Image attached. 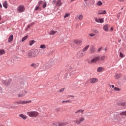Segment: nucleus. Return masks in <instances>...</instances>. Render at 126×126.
I'll return each instance as SVG.
<instances>
[{
    "instance_id": "obj_1",
    "label": "nucleus",
    "mask_w": 126,
    "mask_h": 126,
    "mask_svg": "<svg viewBox=\"0 0 126 126\" xmlns=\"http://www.w3.org/2000/svg\"><path fill=\"white\" fill-rule=\"evenodd\" d=\"M28 58H35L38 56V50L33 49L30 50L28 53Z\"/></svg>"
},
{
    "instance_id": "obj_2",
    "label": "nucleus",
    "mask_w": 126,
    "mask_h": 126,
    "mask_svg": "<svg viewBox=\"0 0 126 126\" xmlns=\"http://www.w3.org/2000/svg\"><path fill=\"white\" fill-rule=\"evenodd\" d=\"M27 115L31 118H37L39 116V112L35 111H29L27 112Z\"/></svg>"
},
{
    "instance_id": "obj_3",
    "label": "nucleus",
    "mask_w": 126,
    "mask_h": 126,
    "mask_svg": "<svg viewBox=\"0 0 126 126\" xmlns=\"http://www.w3.org/2000/svg\"><path fill=\"white\" fill-rule=\"evenodd\" d=\"M85 121V118L84 117H80L79 119L76 120L74 121L75 124L76 125H79L81 123L84 122Z\"/></svg>"
},
{
    "instance_id": "obj_4",
    "label": "nucleus",
    "mask_w": 126,
    "mask_h": 126,
    "mask_svg": "<svg viewBox=\"0 0 126 126\" xmlns=\"http://www.w3.org/2000/svg\"><path fill=\"white\" fill-rule=\"evenodd\" d=\"M100 61V56L94 58L89 63H95L96 62Z\"/></svg>"
},
{
    "instance_id": "obj_5",
    "label": "nucleus",
    "mask_w": 126,
    "mask_h": 126,
    "mask_svg": "<svg viewBox=\"0 0 126 126\" xmlns=\"http://www.w3.org/2000/svg\"><path fill=\"white\" fill-rule=\"evenodd\" d=\"M87 82L94 84L98 82V79L96 78H92L87 81Z\"/></svg>"
},
{
    "instance_id": "obj_6",
    "label": "nucleus",
    "mask_w": 126,
    "mask_h": 126,
    "mask_svg": "<svg viewBox=\"0 0 126 126\" xmlns=\"http://www.w3.org/2000/svg\"><path fill=\"white\" fill-rule=\"evenodd\" d=\"M17 10L18 12H24L25 11V7L23 5H20L17 7Z\"/></svg>"
},
{
    "instance_id": "obj_7",
    "label": "nucleus",
    "mask_w": 126,
    "mask_h": 126,
    "mask_svg": "<svg viewBox=\"0 0 126 126\" xmlns=\"http://www.w3.org/2000/svg\"><path fill=\"white\" fill-rule=\"evenodd\" d=\"M95 22L97 23H104V18H97L95 19Z\"/></svg>"
},
{
    "instance_id": "obj_8",
    "label": "nucleus",
    "mask_w": 126,
    "mask_h": 126,
    "mask_svg": "<svg viewBox=\"0 0 126 126\" xmlns=\"http://www.w3.org/2000/svg\"><path fill=\"white\" fill-rule=\"evenodd\" d=\"M55 34H57V35H59V32L57 31H50L49 32V35H55Z\"/></svg>"
},
{
    "instance_id": "obj_9",
    "label": "nucleus",
    "mask_w": 126,
    "mask_h": 126,
    "mask_svg": "<svg viewBox=\"0 0 126 126\" xmlns=\"http://www.w3.org/2000/svg\"><path fill=\"white\" fill-rule=\"evenodd\" d=\"M106 10L100 9L97 11V14L98 15L100 14H106Z\"/></svg>"
},
{
    "instance_id": "obj_10",
    "label": "nucleus",
    "mask_w": 126,
    "mask_h": 126,
    "mask_svg": "<svg viewBox=\"0 0 126 126\" xmlns=\"http://www.w3.org/2000/svg\"><path fill=\"white\" fill-rule=\"evenodd\" d=\"M103 29L105 32H109V25H105L103 27Z\"/></svg>"
},
{
    "instance_id": "obj_11",
    "label": "nucleus",
    "mask_w": 126,
    "mask_h": 126,
    "mask_svg": "<svg viewBox=\"0 0 126 126\" xmlns=\"http://www.w3.org/2000/svg\"><path fill=\"white\" fill-rule=\"evenodd\" d=\"M104 70H105V69L103 67H99L97 68L96 70L97 72L99 73L103 72Z\"/></svg>"
},
{
    "instance_id": "obj_12",
    "label": "nucleus",
    "mask_w": 126,
    "mask_h": 126,
    "mask_svg": "<svg viewBox=\"0 0 126 126\" xmlns=\"http://www.w3.org/2000/svg\"><path fill=\"white\" fill-rule=\"evenodd\" d=\"M72 42L73 43L76 44V45H79L82 43V41L81 40H74Z\"/></svg>"
},
{
    "instance_id": "obj_13",
    "label": "nucleus",
    "mask_w": 126,
    "mask_h": 126,
    "mask_svg": "<svg viewBox=\"0 0 126 126\" xmlns=\"http://www.w3.org/2000/svg\"><path fill=\"white\" fill-rule=\"evenodd\" d=\"M122 77V74H115L114 78L115 79H120Z\"/></svg>"
},
{
    "instance_id": "obj_14",
    "label": "nucleus",
    "mask_w": 126,
    "mask_h": 126,
    "mask_svg": "<svg viewBox=\"0 0 126 126\" xmlns=\"http://www.w3.org/2000/svg\"><path fill=\"white\" fill-rule=\"evenodd\" d=\"M68 125L67 122H60L58 123V126H65Z\"/></svg>"
},
{
    "instance_id": "obj_15",
    "label": "nucleus",
    "mask_w": 126,
    "mask_h": 126,
    "mask_svg": "<svg viewBox=\"0 0 126 126\" xmlns=\"http://www.w3.org/2000/svg\"><path fill=\"white\" fill-rule=\"evenodd\" d=\"M111 87L112 88H114L113 90H114V91H121V89L115 87L114 85H111Z\"/></svg>"
},
{
    "instance_id": "obj_16",
    "label": "nucleus",
    "mask_w": 126,
    "mask_h": 126,
    "mask_svg": "<svg viewBox=\"0 0 126 126\" xmlns=\"http://www.w3.org/2000/svg\"><path fill=\"white\" fill-rule=\"evenodd\" d=\"M3 84H4V85H9L10 84V81L6 80V81H2Z\"/></svg>"
},
{
    "instance_id": "obj_17",
    "label": "nucleus",
    "mask_w": 126,
    "mask_h": 126,
    "mask_svg": "<svg viewBox=\"0 0 126 126\" xmlns=\"http://www.w3.org/2000/svg\"><path fill=\"white\" fill-rule=\"evenodd\" d=\"M12 41H13V35L11 34L8 38V42L10 43V42H12Z\"/></svg>"
},
{
    "instance_id": "obj_18",
    "label": "nucleus",
    "mask_w": 126,
    "mask_h": 126,
    "mask_svg": "<svg viewBox=\"0 0 126 126\" xmlns=\"http://www.w3.org/2000/svg\"><path fill=\"white\" fill-rule=\"evenodd\" d=\"M31 103H32V100L21 101L20 104H30Z\"/></svg>"
},
{
    "instance_id": "obj_19",
    "label": "nucleus",
    "mask_w": 126,
    "mask_h": 126,
    "mask_svg": "<svg viewBox=\"0 0 126 126\" xmlns=\"http://www.w3.org/2000/svg\"><path fill=\"white\" fill-rule=\"evenodd\" d=\"M77 18L79 19V20H82L83 19V15L82 14H79L77 15Z\"/></svg>"
},
{
    "instance_id": "obj_20",
    "label": "nucleus",
    "mask_w": 126,
    "mask_h": 126,
    "mask_svg": "<svg viewBox=\"0 0 126 126\" xmlns=\"http://www.w3.org/2000/svg\"><path fill=\"white\" fill-rule=\"evenodd\" d=\"M83 112H84V110L80 109V110L76 111L75 112V114H78L79 113H81L82 114H84V113H83Z\"/></svg>"
},
{
    "instance_id": "obj_21",
    "label": "nucleus",
    "mask_w": 126,
    "mask_h": 126,
    "mask_svg": "<svg viewBox=\"0 0 126 126\" xmlns=\"http://www.w3.org/2000/svg\"><path fill=\"white\" fill-rule=\"evenodd\" d=\"M31 66L32 67H33V68H37L38 66V64L35 63H32L31 64Z\"/></svg>"
},
{
    "instance_id": "obj_22",
    "label": "nucleus",
    "mask_w": 126,
    "mask_h": 126,
    "mask_svg": "<svg viewBox=\"0 0 126 126\" xmlns=\"http://www.w3.org/2000/svg\"><path fill=\"white\" fill-rule=\"evenodd\" d=\"M62 4H63V3L62 2V0H58L56 3V5H57V6H61Z\"/></svg>"
},
{
    "instance_id": "obj_23",
    "label": "nucleus",
    "mask_w": 126,
    "mask_h": 126,
    "mask_svg": "<svg viewBox=\"0 0 126 126\" xmlns=\"http://www.w3.org/2000/svg\"><path fill=\"white\" fill-rule=\"evenodd\" d=\"M19 117L22 118V119H23V120H26V119H27V116H26V115H24L23 114H20L19 115Z\"/></svg>"
},
{
    "instance_id": "obj_24",
    "label": "nucleus",
    "mask_w": 126,
    "mask_h": 126,
    "mask_svg": "<svg viewBox=\"0 0 126 126\" xmlns=\"http://www.w3.org/2000/svg\"><path fill=\"white\" fill-rule=\"evenodd\" d=\"M89 45H87L86 47H85L82 50L83 52H86V51L89 49Z\"/></svg>"
},
{
    "instance_id": "obj_25",
    "label": "nucleus",
    "mask_w": 126,
    "mask_h": 126,
    "mask_svg": "<svg viewBox=\"0 0 126 126\" xmlns=\"http://www.w3.org/2000/svg\"><path fill=\"white\" fill-rule=\"evenodd\" d=\"M90 52L92 54H93V53H94V52H95V48H94V47L92 46L90 48Z\"/></svg>"
},
{
    "instance_id": "obj_26",
    "label": "nucleus",
    "mask_w": 126,
    "mask_h": 126,
    "mask_svg": "<svg viewBox=\"0 0 126 126\" xmlns=\"http://www.w3.org/2000/svg\"><path fill=\"white\" fill-rule=\"evenodd\" d=\"M44 67H46V69H49V68H51V67H52V65H49V64H46L44 65Z\"/></svg>"
},
{
    "instance_id": "obj_27",
    "label": "nucleus",
    "mask_w": 126,
    "mask_h": 126,
    "mask_svg": "<svg viewBox=\"0 0 126 126\" xmlns=\"http://www.w3.org/2000/svg\"><path fill=\"white\" fill-rule=\"evenodd\" d=\"M119 106H124V107H126V102H121L118 103Z\"/></svg>"
},
{
    "instance_id": "obj_28",
    "label": "nucleus",
    "mask_w": 126,
    "mask_h": 126,
    "mask_svg": "<svg viewBox=\"0 0 126 126\" xmlns=\"http://www.w3.org/2000/svg\"><path fill=\"white\" fill-rule=\"evenodd\" d=\"M35 43H36V41H35V40H32L30 41L29 42L30 46H32V45H33V44H35Z\"/></svg>"
},
{
    "instance_id": "obj_29",
    "label": "nucleus",
    "mask_w": 126,
    "mask_h": 126,
    "mask_svg": "<svg viewBox=\"0 0 126 126\" xmlns=\"http://www.w3.org/2000/svg\"><path fill=\"white\" fill-rule=\"evenodd\" d=\"M5 54V51L3 49L0 50V56H1L2 55H4Z\"/></svg>"
},
{
    "instance_id": "obj_30",
    "label": "nucleus",
    "mask_w": 126,
    "mask_h": 126,
    "mask_svg": "<svg viewBox=\"0 0 126 126\" xmlns=\"http://www.w3.org/2000/svg\"><path fill=\"white\" fill-rule=\"evenodd\" d=\"M103 5V3L102 2V1H98L97 3H96V5L97 6H101V5Z\"/></svg>"
},
{
    "instance_id": "obj_31",
    "label": "nucleus",
    "mask_w": 126,
    "mask_h": 126,
    "mask_svg": "<svg viewBox=\"0 0 126 126\" xmlns=\"http://www.w3.org/2000/svg\"><path fill=\"white\" fill-rule=\"evenodd\" d=\"M120 116H125L126 117V111H123L120 113Z\"/></svg>"
},
{
    "instance_id": "obj_32",
    "label": "nucleus",
    "mask_w": 126,
    "mask_h": 126,
    "mask_svg": "<svg viewBox=\"0 0 126 126\" xmlns=\"http://www.w3.org/2000/svg\"><path fill=\"white\" fill-rule=\"evenodd\" d=\"M3 6L5 8H7V3L6 2V1L4 2V3H3Z\"/></svg>"
},
{
    "instance_id": "obj_33",
    "label": "nucleus",
    "mask_w": 126,
    "mask_h": 126,
    "mask_svg": "<svg viewBox=\"0 0 126 126\" xmlns=\"http://www.w3.org/2000/svg\"><path fill=\"white\" fill-rule=\"evenodd\" d=\"M28 38V36L26 35V36H24L22 39V42H24L25 40H26Z\"/></svg>"
},
{
    "instance_id": "obj_34",
    "label": "nucleus",
    "mask_w": 126,
    "mask_h": 126,
    "mask_svg": "<svg viewBox=\"0 0 126 126\" xmlns=\"http://www.w3.org/2000/svg\"><path fill=\"white\" fill-rule=\"evenodd\" d=\"M40 49H46V45L45 44H42L40 46Z\"/></svg>"
},
{
    "instance_id": "obj_35",
    "label": "nucleus",
    "mask_w": 126,
    "mask_h": 126,
    "mask_svg": "<svg viewBox=\"0 0 126 126\" xmlns=\"http://www.w3.org/2000/svg\"><path fill=\"white\" fill-rule=\"evenodd\" d=\"M105 59H106L105 56H101V57H100V60L101 61H104V60H105Z\"/></svg>"
},
{
    "instance_id": "obj_36",
    "label": "nucleus",
    "mask_w": 126,
    "mask_h": 126,
    "mask_svg": "<svg viewBox=\"0 0 126 126\" xmlns=\"http://www.w3.org/2000/svg\"><path fill=\"white\" fill-rule=\"evenodd\" d=\"M46 6H47V2H44V3H43L42 7L43 8H45Z\"/></svg>"
},
{
    "instance_id": "obj_37",
    "label": "nucleus",
    "mask_w": 126,
    "mask_h": 126,
    "mask_svg": "<svg viewBox=\"0 0 126 126\" xmlns=\"http://www.w3.org/2000/svg\"><path fill=\"white\" fill-rule=\"evenodd\" d=\"M70 15V14L69 13H66L65 15L64 16V18H66V17H68Z\"/></svg>"
},
{
    "instance_id": "obj_38",
    "label": "nucleus",
    "mask_w": 126,
    "mask_h": 126,
    "mask_svg": "<svg viewBox=\"0 0 126 126\" xmlns=\"http://www.w3.org/2000/svg\"><path fill=\"white\" fill-rule=\"evenodd\" d=\"M24 95H25L24 94H18V97L21 98V97H23V96H24Z\"/></svg>"
},
{
    "instance_id": "obj_39",
    "label": "nucleus",
    "mask_w": 126,
    "mask_h": 126,
    "mask_svg": "<svg viewBox=\"0 0 126 126\" xmlns=\"http://www.w3.org/2000/svg\"><path fill=\"white\" fill-rule=\"evenodd\" d=\"M93 32L94 33H95V34H98L99 33L98 30H94Z\"/></svg>"
},
{
    "instance_id": "obj_40",
    "label": "nucleus",
    "mask_w": 126,
    "mask_h": 126,
    "mask_svg": "<svg viewBox=\"0 0 126 126\" xmlns=\"http://www.w3.org/2000/svg\"><path fill=\"white\" fill-rule=\"evenodd\" d=\"M96 34L94 33H91L89 34V36H90V37H94V36H95Z\"/></svg>"
},
{
    "instance_id": "obj_41",
    "label": "nucleus",
    "mask_w": 126,
    "mask_h": 126,
    "mask_svg": "<svg viewBox=\"0 0 126 126\" xmlns=\"http://www.w3.org/2000/svg\"><path fill=\"white\" fill-rule=\"evenodd\" d=\"M62 103L63 104L64 103H70V101L69 100H63L62 101Z\"/></svg>"
},
{
    "instance_id": "obj_42",
    "label": "nucleus",
    "mask_w": 126,
    "mask_h": 126,
    "mask_svg": "<svg viewBox=\"0 0 126 126\" xmlns=\"http://www.w3.org/2000/svg\"><path fill=\"white\" fill-rule=\"evenodd\" d=\"M38 9H41L40 6H37L35 8V10H38Z\"/></svg>"
},
{
    "instance_id": "obj_43",
    "label": "nucleus",
    "mask_w": 126,
    "mask_h": 126,
    "mask_svg": "<svg viewBox=\"0 0 126 126\" xmlns=\"http://www.w3.org/2000/svg\"><path fill=\"white\" fill-rule=\"evenodd\" d=\"M75 73V72L74 71H72L70 73V76H71V75H73Z\"/></svg>"
},
{
    "instance_id": "obj_44",
    "label": "nucleus",
    "mask_w": 126,
    "mask_h": 126,
    "mask_svg": "<svg viewBox=\"0 0 126 126\" xmlns=\"http://www.w3.org/2000/svg\"><path fill=\"white\" fill-rule=\"evenodd\" d=\"M52 125L54 126H59V123H53Z\"/></svg>"
},
{
    "instance_id": "obj_45",
    "label": "nucleus",
    "mask_w": 126,
    "mask_h": 126,
    "mask_svg": "<svg viewBox=\"0 0 126 126\" xmlns=\"http://www.w3.org/2000/svg\"><path fill=\"white\" fill-rule=\"evenodd\" d=\"M42 3H43V1H39L38 3V5L39 6H40V5H41V4H42Z\"/></svg>"
},
{
    "instance_id": "obj_46",
    "label": "nucleus",
    "mask_w": 126,
    "mask_h": 126,
    "mask_svg": "<svg viewBox=\"0 0 126 126\" xmlns=\"http://www.w3.org/2000/svg\"><path fill=\"white\" fill-rule=\"evenodd\" d=\"M120 57H121V58H124V54H123L122 52L120 53Z\"/></svg>"
},
{
    "instance_id": "obj_47",
    "label": "nucleus",
    "mask_w": 126,
    "mask_h": 126,
    "mask_svg": "<svg viewBox=\"0 0 126 126\" xmlns=\"http://www.w3.org/2000/svg\"><path fill=\"white\" fill-rule=\"evenodd\" d=\"M60 92L62 93V92H63V91H64V88H63V89H61L59 90Z\"/></svg>"
},
{
    "instance_id": "obj_48",
    "label": "nucleus",
    "mask_w": 126,
    "mask_h": 126,
    "mask_svg": "<svg viewBox=\"0 0 126 126\" xmlns=\"http://www.w3.org/2000/svg\"><path fill=\"white\" fill-rule=\"evenodd\" d=\"M110 31H111V32H113V31H114V28H113V27H112V28H111Z\"/></svg>"
},
{
    "instance_id": "obj_49",
    "label": "nucleus",
    "mask_w": 126,
    "mask_h": 126,
    "mask_svg": "<svg viewBox=\"0 0 126 126\" xmlns=\"http://www.w3.org/2000/svg\"><path fill=\"white\" fill-rule=\"evenodd\" d=\"M119 1H120V2H123V1H125V0H118Z\"/></svg>"
},
{
    "instance_id": "obj_50",
    "label": "nucleus",
    "mask_w": 126,
    "mask_h": 126,
    "mask_svg": "<svg viewBox=\"0 0 126 126\" xmlns=\"http://www.w3.org/2000/svg\"><path fill=\"white\" fill-rule=\"evenodd\" d=\"M30 27H31V25H28V28L30 29Z\"/></svg>"
},
{
    "instance_id": "obj_51",
    "label": "nucleus",
    "mask_w": 126,
    "mask_h": 126,
    "mask_svg": "<svg viewBox=\"0 0 126 126\" xmlns=\"http://www.w3.org/2000/svg\"><path fill=\"white\" fill-rule=\"evenodd\" d=\"M30 25H31V26H33V25H34V23H32L31 24H30Z\"/></svg>"
},
{
    "instance_id": "obj_52",
    "label": "nucleus",
    "mask_w": 126,
    "mask_h": 126,
    "mask_svg": "<svg viewBox=\"0 0 126 126\" xmlns=\"http://www.w3.org/2000/svg\"><path fill=\"white\" fill-rule=\"evenodd\" d=\"M26 93H27V92L26 91H24V95H25V94H26Z\"/></svg>"
},
{
    "instance_id": "obj_53",
    "label": "nucleus",
    "mask_w": 126,
    "mask_h": 126,
    "mask_svg": "<svg viewBox=\"0 0 126 126\" xmlns=\"http://www.w3.org/2000/svg\"><path fill=\"white\" fill-rule=\"evenodd\" d=\"M0 8H2V5H1V3H0Z\"/></svg>"
},
{
    "instance_id": "obj_54",
    "label": "nucleus",
    "mask_w": 126,
    "mask_h": 126,
    "mask_svg": "<svg viewBox=\"0 0 126 126\" xmlns=\"http://www.w3.org/2000/svg\"><path fill=\"white\" fill-rule=\"evenodd\" d=\"M101 49H102V48H99V49H98V52H100V50H101Z\"/></svg>"
},
{
    "instance_id": "obj_55",
    "label": "nucleus",
    "mask_w": 126,
    "mask_h": 126,
    "mask_svg": "<svg viewBox=\"0 0 126 126\" xmlns=\"http://www.w3.org/2000/svg\"><path fill=\"white\" fill-rule=\"evenodd\" d=\"M1 20V15H0V21Z\"/></svg>"
},
{
    "instance_id": "obj_56",
    "label": "nucleus",
    "mask_w": 126,
    "mask_h": 126,
    "mask_svg": "<svg viewBox=\"0 0 126 126\" xmlns=\"http://www.w3.org/2000/svg\"><path fill=\"white\" fill-rule=\"evenodd\" d=\"M84 53H82V57H83V56H84Z\"/></svg>"
},
{
    "instance_id": "obj_57",
    "label": "nucleus",
    "mask_w": 126,
    "mask_h": 126,
    "mask_svg": "<svg viewBox=\"0 0 126 126\" xmlns=\"http://www.w3.org/2000/svg\"><path fill=\"white\" fill-rule=\"evenodd\" d=\"M74 0H71V1H74Z\"/></svg>"
},
{
    "instance_id": "obj_58",
    "label": "nucleus",
    "mask_w": 126,
    "mask_h": 126,
    "mask_svg": "<svg viewBox=\"0 0 126 126\" xmlns=\"http://www.w3.org/2000/svg\"><path fill=\"white\" fill-rule=\"evenodd\" d=\"M88 0H84V1H87Z\"/></svg>"
},
{
    "instance_id": "obj_59",
    "label": "nucleus",
    "mask_w": 126,
    "mask_h": 126,
    "mask_svg": "<svg viewBox=\"0 0 126 126\" xmlns=\"http://www.w3.org/2000/svg\"><path fill=\"white\" fill-rule=\"evenodd\" d=\"M0 126H3V125H0Z\"/></svg>"
},
{
    "instance_id": "obj_60",
    "label": "nucleus",
    "mask_w": 126,
    "mask_h": 126,
    "mask_svg": "<svg viewBox=\"0 0 126 126\" xmlns=\"http://www.w3.org/2000/svg\"><path fill=\"white\" fill-rule=\"evenodd\" d=\"M56 1V0H54V1Z\"/></svg>"
}]
</instances>
